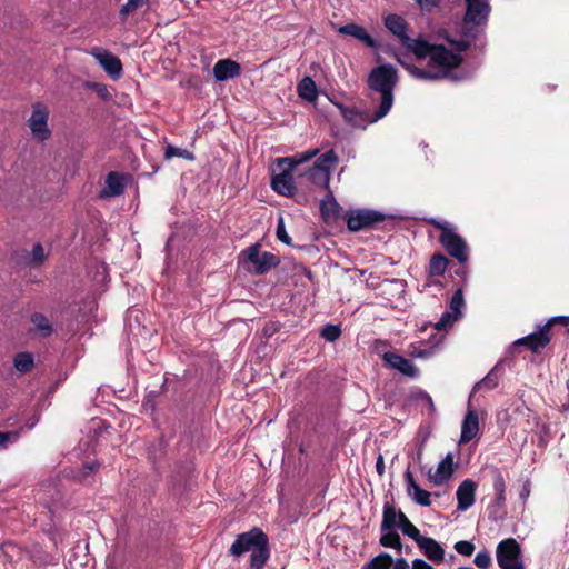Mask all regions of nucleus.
Wrapping results in <instances>:
<instances>
[{"instance_id": "obj_1", "label": "nucleus", "mask_w": 569, "mask_h": 569, "mask_svg": "<svg viewBox=\"0 0 569 569\" xmlns=\"http://www.w3.org/2000/svg\"><path fill=\"white\" fill-rule=\"evenodd\" d=\"M397 39L398 44L392 50L393 58L411 76L421 80H438L448 77L451 69L460 64V53L470 46L465 38L459 41L447 38L450 48L443 44H431L426 38Z\"/></svg>"}, {"instance_id": "obj_2", "label": "nucleus", "mask_w": 569, "mask_h": 569, "mask_svg": "<svg viewBox=\"0 0 569 569\" xmlns=\"http://www.w3.org/2000/svg\"><path fill=\"white\" fill-rule=\"evenodd\" d=\"M397 81L398 72L392 64H380L371 70L368 78L370 101L378 106L373 120L382 119L390 111Z\"/></svg>"}, {"instance_id": "obj_3", "label": "nucleus", "mask_w": 569, "mask_h": 569, "mask_svg": "<svg viewBox=\"0 0 569 569\" xmlns=\"http://www.w3.org/2000/svg\"><path fill=\"white\" fill-rule=\"evenodd\" d=\"M465 13L462 17V36H476L488 24L492 7L489 0H463Z\"/></svg>"}, {"instance_id": "obj_4", "label": "nucleus", "mask_w": 569, "mask_h": 569, "mask_svg": "<svg viewBox=\"0 0 569 569\" xmlns=\"http://www.w3.org/2000/svg\"><path fill=\"white\" fill-rule=\"evenodd\" d=\"M435 228L441 230L439 242L446 251L460 263L468 260V246L455 228L446 220L431 219L429 221Z\"/></svg>"}, {"instance_id": "obj_5", "label": "nucleus", "mask_w": 569, "mask_h": 569, "mask_svg": "<svg viewBox=\"0 0 569 569\" xmlns=\"http://www.w3.org/2000/svg\"><path fill=\"white\" fill-rule=\"evenodd\" d=\"M338 163V157L333 150L322 153L312 167H310L303 174L313 184L329 188L331 171Z\"/></svg>"}, {"instance_id": "obj_6", "label": "nucleus", "mask_w": 569, "mask_h": 569, "mask_svg": "<svg viewBox=\"0 0 569 569\" xmlns=\"http://www.w3.org/2000/svg\"><path fill=\"white\" fill-rule=\"evenodd\" d=\"M277 162L281 172L272 177L271 188L279 194L290 197L296 191L292 172L297 168L298 162H295L293 159L289 157L279 158Z\"/></svg>"}, {"instance_id": "obj_7", "label": "nucleus", "mask_w": 569, "mask_h": 569, "mask_svg": "<svg viewBox=\"0 0 569 569\" xmlns=\"http://www.w3.org/2000/svg\"><path fill=\"white\" fill-rule=\"evenodd\" d=\"M496 557L501 569H523L520 545L513 538L500 541L497 546Z\"/></svg>"}, {"instance_id": "obj_8", "label": "nucleus", "mask_w": 569, "mask_h": 569, "mask_svg": "<svg viewBox=\"0 0 569 569\" xmlns=\"http://www.w3.org/2000/svg\"><path fill=\"white\" fill-rule=\"evenodd\" d=\"M246 259L252 264L251 271L263 274L279 264V258L271 252L261 251L258 243L243 251Z\"/></svg>"}, {"instance_id": "obj_9", "label": "nucleus", "mask_w": 569, "mask_h": 569, "mask_svg": "<svg viewBox=\"0 0 569 569\" xmlns=\"http://www.w3.org/2000/svg\"><path fill=\"white\" fill-rule=\"evenodd\" d=\"M48 108L42 103H34L31 116L28 119V127L34 139L44 141L50 138L51 131L48 127Z\"/></svg>"}, {"instance_id": "obj_10", "label": "nucleus", "mask_w": 569, "mask_h": 569, "mask_svg": "<svg viewBox=\"0 0 569 569\" xmlns=\"http://www.w3.org/2000/svg\"><path fill=\"white\" fill-rule=\"evenodd\" d=\"M385 219L383 214L376 210L357 209L347 213L346 220L350 231H360Z\"/></svg>"}, {"instance_id": "obj_11", "label": "nucleus", "mask_w": 569, "mask_h": 569, "mask_svg": "<svg viewBox=\"0 0 569 569\" xmlns=\"http://www.w3.org/2000/svg\"><path fill=\"white\" fill-rule=\"evenodd\" d=\"M266 538L267 535L262 530L253 528L250 531L238 535L229 551L232 556L240 557L246 552H251Z\"/></svg>"}, {"instance_id": "obj_12", "label": "nucleus", "mask_w": 569, "mask_h": 569, "mask_svg": "<svg viewBox=\"0 0 569 569\" xmlns=\"http://www.w3.org/2000/svg\"><path fill=\"white\" fill-rule=\"evenodd\" d=\"M336 106L338 107L343 119L355 128L365 129L367 124L378 121L373 120L376 117V110H361L353 106H345L342 103H336Z\"/></svg>"}, {"instance_id": "obj_13", "label": "nucleus", "mask_w": 569, "mask_h": 569, "mask_svg": "<svg viewBox=\"0 0 569 569\" xmlns=\"http://www.w3.org/2000/svg\"><path fill=\"white\" fill-rule=\"evenodd\" d=\"M89 53L98 61L109 77L112 79L120 78L122 63L117 56L100 47H93Z\"/></svg>"}, {"instance_id": "obj_14", "label": "nucleus", "mask_w": 569, "mask_h": 569, "mask_svg": "<svg viewBox=\"0 0 569 569\" xmlns=\"http://www.w3.org/2000/svg\"><path fill=\"white\" fill-rule=\"evenodd\" d=\"M383 361L392 369L399 371L406 377L417 378L419 375L418 368L412 361L403 358L402 356L395 352H385Z\"/></svg>"}, {"instance_id": "obj_15", "label": "nucleus", "mask_w": 569, "mask_h": 569, "mask_svg": "<svg viewBox=\"0 0 569 569\" xmlns=\"http://www.w3.org/2000/svg\"><path fill=\"white\" fill-rule=\"evenodd\" d=\"M549 329H546V325L539 328L538 331H535L526 337H522L515 341V346H526L530 350L537 352L540 349L545 348L549 341Z\"/></svg>"}, {"instance_id": "obj_16", "label": "nucleus", "mask_w": 569, "mask_h": 569, "mask_svg": "<svg viewBox=\"0 0 569 569\" xmlns=\"http://www.w3.org/2000/svg\"><path fill=\"white\" fill-rule=\"evenodd\" d=\"M453 458L451 453H448L437 466L436 471H432V469L428 472L429 481L432 482L435 486H440L447 482L453 471Z\"/></svg>"}, {"instance_id": "obj_17", "label": "nucleus", "mask_w": 569, "mask_h": 569, "mask_svg": "<svg viewBox=\"0 0 569 569\" xmlns=\"http://www.w3.org/2000/svg\"><path fill=\"white\" fill-rule=\"evenodd\" d=\"M405 480L407 485V492L417 505L423 507L431 505L430 492L417 485L409 468L405 472Z\"/></svg>"}, {"instance_id": "obj_18", "label": "nucleus", "mask_w": 569, "mask_h": 569, "mask_svg": "<svg viewBox=\"0 0 569 569\" xmlns=\"http://www.w3.org/2000/svg\"><path fill=\"white\" fill-rule=\"evenodd\" d=\"M476 488V482L470 479H466L459 485L456 493L458 510L466 511L475 503Z\"/></svg>"}, {"instance_id": "obj_19", "label": "nucleus", "mask_w": 569, "mask_h": 569, "mask_svg": "<svg viewBox=\"0 0 569 569\" xmlns=\"http://www.w3.org/2000/svg\"><path fill=\"white\" fill-rule=\"evenodd\" d=\"M240 74V64L231 59H221L213 66V76L217 81L233 79Z\"/></svg>"}, {"instance_id": "obj_20", "label": "nucleus", "mask_w": 569, "mask_h": 569, "mask_svg": "<svg viewBox=\"0 0 569 569\" xmlns=\"http://www.w3.org/2000/svg\"><path fill=\"white\" fill-rule=\"evenodd\" d=\"M418 547L423 555L432 562L439 563L445 559V549L433 538L425 537L419 541Z\"/></svg>"}, {"instance_id": "obj_21", "label": "nucleus", "mask_w": 569, "mask_h": 569, "mask_svg": "<svg viewBox=\"0 0 569 569\" xmlns=\"http://www.w3.org/2000/svg\"><path fill=\"white\" fill-rule=\"evenodd\" d=\"M479 431L478 413L475 410H468L461 426L460 442L467 443L472 440Z\"/></svg>"}, {"instance_id": "obj_22", "label": "nucleus", "mask_w": 569, "mask_h": 569, "mask_svg": "<svg viewBox=\"0 0 569 569\" xmlns=\"http://www.w3.org/2000/svg\"><path fill=\"white\" fill-rule=\"evenodd\" d=\"M124 190V177L117 172H110L106 179L102 197H117Z\"/></svg>"}, {"instance_id": "obj_23", "label": "nucleus", "mask_w": 569, "mask_h": 569, "mask_svg": "<svg viewBox=\"0 0 569 569\" xmlns=\"http://www.w3.org/2000/svg\"><path fill=\"white\" fill-rule=\"evenodd\" d=\"M250 553L251 569H262L270 556L268 537L266 540L261 541Z\"/></svg>"}, {"instance_id": "obj_24", "label": "nucleus", "mask_w": 569, "mask_h": 569, "mask_svg": "<svg viewBox=\"0 0 569 569\" xmlns=\"http://www.w3.org/2000/svg\"><path fill=\"white\" fill-rule=\"evenodd\" d=\"M383 23L392 36H407L406 32L408 24L401 16L390 13L385 17Z\"/></svg>"}, {"instance_id": "obj_25", "label": "nucleus", "mask_w": 569, "mask_h": 569, "mask_svg": "<svg viewBox=\"0 0 569 569\" xmlns=\"http://www.w3.org/2000/svg\"><path fill=\"white\" fill-rule=\"evenodd\" d=\"M298 94L306 101L312 102L318 96L316 82L310 77H305L298 83Z\"/></svg>"}, {"instance_id": "obj_26", "label": "nucleus", "mask_w": 569, "mask_h": 569, "mask_svg": "<svg viewBox=\"0 0 569 569\" xmlns=\"http://www.w3.org/2000/svg\"><path fill=\"white\" fill-rule=\"evenodd\" d=\"M339 203L333 198L332 193L329 192L322 200L320 204L321 214L326 220L333 219L339 213Z\"/></svg>"}, {"instance_id": "obj_27", "label": "nucleus", "mask_w": 569, "mask_h": 569, "mask_svg": "<svg viewBox=\"0 0 569 569\" xmlns=\"http://www.w3.org/2000/svg\"><path fill=\"white\" fill-rule=\"evenodd\" d=\"M449 260L441 253H436L431 257L428 273L431 277H438L445 273Z\"/></svg>"}, {"instance_id": "obj_28", "label": "nucleus", "mask_w": 569, "mask_h": 569, "mask_svg": "<svg viewBox=\"0 0 569 569\" xmlns=\"http://www.w3.org/2000/svg\"><path fill=\"white\" fill-rule=\"evenodd\" d=\"M499 370V365H496L481 381L475 385L473 391L481 388H487L489 390L495 389L498 386L500 379Z\"/></svg>"}, {"instance_id": "obj_29", "label": "nucleus", "mask_w": 569, "mask_h": 569, "mask_svg": "<svg viewBox=\"0 0 569 569\" xmlns=\"http://www.w3.org/2000/svg\"><path fill=\"white\" fill-rule=\"evenodd\" d=\"M31 322L34 325L36 331L41 337H49L52 333V326L49 319L42 313L32 315Z\"/></svg>"}, {"instance_id": "obj_30", "label": "nucleus", "mask_w": 569, "mask_h": 569, "mask_svg": "<svg viewBox=\"0 0 569 569\" xmlns=\"http://www.w3.org/2000/svg\"><path fill=\"white\" fill-rule=\"evenodd\" d=\"M398 515V511L392 507V506H389V505H386L385 508H383V517H382V522H381V530L382 531H386V530H393L395 528H397V516Z\"/></svg>"}, {"instance_id": "obj_31", "label": "nucleus", "mask_w": 569, "mask_h": 569, "mask_svg": "<svg viewBox=\"0 0 569 569\" xmlns=\"http://www.w3.org/2000/svg\"><path fill=\"white\" fill-rule=\"evenodd\" d=\"M149 0H127L119 11V17L122 21H126L130 14L137 10L148 7Z\"/></svg>"}, {"instance_id": "obj_32", "label": "nucleus", "mask_w": 569, "mask_h": 569, "mask_svg": "<svg viewBox=\"0 0 569 569\" xmlns=\"http://www.w3.org/2000/svg\"><path fill=\"white\" fill-rule=\"evenodd\" d=\"M380 543L383 547L395 548L399 553H401V549H402L401 539H400V536L393 530L383 531V533L380 538Z\"/></svg>"}, {"instance_id": "obj_33", "label": "nucleus", "mask_w": 569, "mask_h": 569, "mask_svg": "<svg viewBox=\"0 0 569 569\" xmlns=\"http://www.w3.org/2000/svg\"><path fill=\"white\" fill-rule=\"evenodd\" d=\"M14 368L20 372H29L33 368V357L29 352H20L14 357Z\"/></svg>"}, {"instance_id": "obj_34", "label": "nucleus", "mask_w": 569, "mask_h": 569, "mask_svg": "<svg viewBox=\"0 0 569 569\" xmlns=\"http://www.w3.org/2000/svg\"><path fill=\"white\" fill-rule=\"evenodd\" d=\"M393 559L389 553L382 552L375 557L365 568L362 569H390L392 567Z\"/></svg>"}, {"instance_id": "obj_35", "label": "nucleus", "mask_w": 569, "mask_h": 569, "mask_svg": "<svg viewBox=\"0 0 569 569\" xmlns=\"http://www.w3.org/2000/svg\"><path fill=\"white\" fill-rule=\"evenodd\" d=\"M465 307V299L461 289H458L451 297L449 308L450 311L456 313L458 317L462 316V309Z\"/></svg>"}, {"instance_id": "obj_36", "label": "nucleus", "mask_w": 569, "mask_h": 569, "mask_svg": "<svg viewBox=\"0 0 569 569\" xmlns=\"http://www.w3.org/2000/svg\"><path fill=\"white\" fill-rule=\"evenodd\" d=\"M460 317H458L452 311H445L438 322L435 325L436 329L445 330L449 326H451L455 321H457Z\"/></svg>"}, {"instance_id": "obj_37", "label": "nucleus", "mask_w": 569, "mask_h": 569, "mask_svg": "<svg viewBox=\"0 0 569 569\" xmlns=\"http://www.w3.org/2000/svg\"><path fill=\"white\" fill-rule=\"evenodd\" d=\"M401 531L403 535L413 539L417 546L419 545V541L421 542V539L425 538L423 536H421L419 529L416 526H413L410 520H406V523L402 526Z\"/></svg>"}, {"instance_id": "obj_38", "label": "nucleus", "mask_w": 569, "mask_h": 569, "mask_svg": "<svg viewBox=\"0 0 569 569\" xmlns=\"http://www.w3.org/2000/svg\"><path fill=\"white\" fill-rule=\"evenodd\" d=\"M338 32L341 33L342 36H351V37L369 36L362 27L357 26L355 23H349V24L340 27L338 29Z\"/></svg>"}, {"instance_id": "obj_39", "label": "nucleus", "mask_w": 569, "mask_h": 569, "mask_svg": "<svg viewBox=\"0 0 569 569\" xmlns=\"http://www.w3.org/2000/svg\"><path fill=\"white\" fill-rule=\"evenodd\" d=\"M341 335V330L336 325H326L321 330V337L330 342L336 341Z\"/></svg>"}, {"instance_id": "obj_40", "label": "nucleus", "mask_w": 569, "mask_h": 569, "mask_svg": "<svg viewBox=\"0 0 569 569\" xmlns=\"http://www.w3.org/2000/svg\"><path fill=\"white\" fill-rule=\"evenodd\" d=\"M164 156L167 159H171L173 157L184 158V159H193L192 153L186 149H180L173 146H168L166 148Z\"/></svg>"}, {"instance_id": "obj_41", "label": "nucleus", "mask_w": 569, "mask_h": 569, "mask_svg": "<svg viewBox=\"0 0 569 569\" xmlns=\"http://www.w3.org/2000/svg\"><path fill=\"white\" fill-rule=\"evenodd\" d=\"M473 562L480 569H488L491 566L492 560L490 553L487 550H483L476 555Z\"/></svg>"}, {"instance_id": "obj_42", "label": "nucleus", "mask_w": 569, "mask_h": 569, "mask_svg": "<svg viewBox=\"0 0 569 569\" xmlns=\"http://www.w3.org/2000/svg\"><path fill=\"white\" fill-rule=\"evenodd\" d=\"M455 550L462 556H471L475 551V545L467 540H460L455 543L453 546Z\"/></svg>"}, {"instance_id": "obj_43", "label": "nucleus", "mask_w": 569, "mask_h": 569, "mask_svg": "<svg viewBox=\"0 0 569 569\" xmlns=\"http://www.w3.org/2000/svg\"><path fill=\"white\" fill-rule=\"evenodd\" d=\"M276 233H277V238L281 242H283V243L288 244V246L291 244V238L289 237V234L286 231L284 221H283L282 217H280L279 220H278Z\"/></svg>"}, {"instance_id": "obj_44", "label": "nucleus", "mask_w": 569, "mask_h": 569, "mask_svg": "<svg viewBox=\"0 0 569 569\" xmlns=\"http://www.w3.org/2000/svg\"><path fill=\"white\" fill-rule=\"evenodd\" d=\"M493 490L495 493L506 492V482L502 473L499 470H495L493 473Z\"/></svg>"}, {"instance_id": "obj_45", "label": "nucleus", "mask_w": 569, "mask_h": 569, "mask_svg": "<svg viewBox=\"0 0 569 569\" xmlns=\"http://www.w3.org/2000/svg\"><path fill=\"white\" fill-rule=\"evenodd\" d=\"M46 259L44 249L41 243H37L32 248L31 260L39 264Z\"/></svg>"}, {"instance_id": "obj_46", "label": "nucleus", "mask_w": 569, "mask_h": 569, "mask_svg": "<svg viewBox=\"0 0 569 569\" xmlns=\"http://www.w3.org/2000/svg\"><path fill=\"white\" fill-rule=\"evenodd\" d=\"M18 439V433L12 431H0V449H4L9 443Z\"/></svg>"}, {"instance_id": "obj_47", "label": "nucleus", "mask_w": 569, "mask_h": 569, "mask_svg": "<svg viewBox=\"0 0 569 569\" xmlns=\"http://www.w3.org/2000/svg\"><path fill=\"white\" fill-rule=\"evenodd\" d=\"M506 502V492L496 493V499L493 503L489 507L490 517L498 509H502Z\"/></svg>"}, {"instance_id": "obj_48", "label": "nucleus", "mask_w": 569, "mask_h": 569, "mask_svg": "<svg viewBox=\"0 0 569 569\" xmlns=\"http://www.w3.org/2000/svg\"><path fill=\"white\" fill-rule=\"evenodd\" d=\"M319 153V149H312L307 150L300 154H298L296 158H292L295 162H298V164L307 162L315 158Z\"/></svg>"}, {"instance_id": "obj_49", "label": "nucleus", "mask_w": 569, "mask_h": 569, "mask_svg": "<svg viewBox=\"0 0 569 569\" xmlns=\"http://www.w3.org/2000/svg\"><path fill=\"white\" fill-rule=\"evenodd\" d=\"M319 153V149H312L307 150L300 154H298L296 158H292L295 162H298V164L307 162L315 158Z\"/></svg>"}, {"instance_id": "obj_50", "label": "nucleus", "mask_w": 569, "mask_h": 569, "mask_svg": "<svg viewBox=\"0 0 569 569\" xmlns=\"http://www.w3.org/2000/svg\"><path fill=\"white\" fill-rule=\"evenodd\" d=\"M98 465L96 462H87L83 465L81 475L78 477L80 481H83L89 475L96 471Z\"/></svg>"}, {"instance_id": "obj_51", "label": "nucleus", "mask_w": 569, "mask_h": 569, "mask_svg": "<svg viewBox=\"0 0 569 569\" xmlns=\"http://www.w3.org/2000/svg\"><path fill=\"white\" fill-rule=\"evenodd\" d=\"M441 0H416L422 10L430 11L439 6Z\"/></svg>"}, {"instance_id": "obj_52", "label": "nucleus", "mask_w": 569, "mask_h": 569, "mask_svg": "<svg viewBox=\"0 0 569 569\" xmlns=\"http://www.w3.org/2000/svg\"><path fill=\"white\" fill-rule=\"evenodd\" d=\"M556 322H560L565 326L569 325V317L568 316H556V317H552L548 320V322L546 323V329H550L551 325L556 323Z\"/></svg>"}, {"instance_id": "obj_53", "label": "nucleus", "mask_w": 569, "mask_h": 569, "mask_svg": "<svg viewBox=\"0 0 569 569\" xmlns=\"http://www.w3.org/2000/svg\"><path fill=\"white\" fill-rule=\"evenodd\" d=\"M412 569H433V567L422 559H415L412 561Z\"/></svg>"}, {"instance_id": "obj_54", "label": "nucleus", "mask_w": 569, "mask_h": 569, "mask_svg": "<svg viewBox=\"0 0 569 569\" xmlns=\"http://www.w3.org/2000/svg\"><path fill=\"white\" fill-rule=\"evenodd\" d=\"M392 566H393L392 569H409V563L405 558H398L392 563Z\"/></svg>"}, {"instance_id": "obj_55", "label": "nucleus", "mask_w": 569, "mask_h": 569, "mask_svg": "<svg viewBox=\"0 0 569 569\" xmlns=\"http://www.w3.org/2000/svg\"><path fill=\"white\" fill-rule=\"evenodd\" d=\"M429 355H430V351L427 349L415 348L411 351V356H413L416 358H427Z\"/></svg>"}, {"instance_id": "obj_56", "label": "nucleus", "mask_w": 569, "mask_h": 569, "mask_svg": "<svg viewBox=\"0 0 569 569\" xmlns=\"http://www.w3.org/2000/svg\"><path fill=\"white\" fill-rule=\"evenodd\" d=\"M376 469H377V472L381 476L383 475L385 472V463H383V458L381 455L378 456L377 458V461H376Z\"/></svg>"}, {"instance_id": "obj_57", "label": "nucleus", "mask_w": 569, "mask_h": 569, "mask_svg": "<svg viewBox=\"0 0 569 569\" xmlns=\"http://www.w3.org/2000/svg\"><path fill=\"white\" fill-rule=\"evenodd\" d=\"M397 516H398V517H397V522H398L397 527H399V528L401 529V528H402V526L406 523V520H409V519H408V518H407V516H406L402 511H400V510L398 511V515H397Z\"/></svg>"}, {"instance_id": "obj_58", "label": "nucleus", "mask_w": 569, "mask_h": 569, "mask_svg": "<svg viewBox=\"0 0 569 569\" xmlns=\"http://www.w3.org/2000/svg\"><path fill=\"white\" fill-rule=\"evenodd\" d=\"M529 495H530V485L527 482L522 487V490L520 492V498L525 500L528 498Z\"/></svg>"}, {"instance_id": "obj_59", "label": "nucleus", "mask_w": 569, "mask_h": 569, "mask_svg": "<svg viewBox=\"0 0 569 569\" xmlns=\"http://www.w3.org/2000/svg\"><path fill=\"white\" fill-rule=\"evenodd\" d=\"M361 40H363L367 46L369 47H376L378 44V39L379 38H371V37H368V38H360Z\"/></svg>"}, {"instance_id": "obj_60", "label": "nucleus", "mask_w": 569, "mask_h": 569, "mask_svg": "<svg viewBox=\"0 0 569 569\" xmlns=\"http://www.w3.org/2000/svg\"><path fill=\"white\" fill-rule=\"evenodd\" d=\"M412 459L416 462H420L422 459V445L418 448L417 452L412 455Z\"/></svg>"}, {"instance_id": "obj_61", "label": "nucleus", "mask_w": 569, "mask_h": 569, "mask_svg": "<svg viewBox=\"0 0 569 569\" xmlns=\"http://www.w3.org/2000/svg\"><path fill=\"white\" fill-rule=\"evenodd\" d=\"M436 36L447 37V36H449V33L447 32V30L441 29V30L438 31V33Z\"/></svg>"}, {"instance_id": "obj_62", "label": "nucleus", "mask_w": 569, "mask_h": 569, "mask_svg": "<svg viewBox=\"0 0 569 569\" xmlns=\"http://www.w3.org/2000/svg\"><path fill=\"white\" fill-rule=\"evenodd\" d=\"M541 431L547 432L548 431V427L546 425H542L541 426Z\"/></svg>"}, {"instance_id": "obj_63", "label": "nucleus", "mask_w": 569, "mask_h": 569, "mask_svg": "<svg viewBox=\"0 0 569 569\" xmlns=\"http://www.w3.org/2000/svg\"><path fill=\"white\" fill-rule=\"evenodd\" d=\"M458 569H473L472 567H459Z\"/></svg>"}, {"instance_id": "obj_64", "label": "nucleus", "mask_w": 569, "mask_h": 569, "mask_svg": "<svg viewBox=\"0 0 569 569\" xmlns=\"http://www.w3.org/2000/svg\"><path fill=\"white\" fill-rule=\"evenodd\" d=\"M540 445H545V440L542 438L540 439Z\"/></svg>"}]
</instances>
